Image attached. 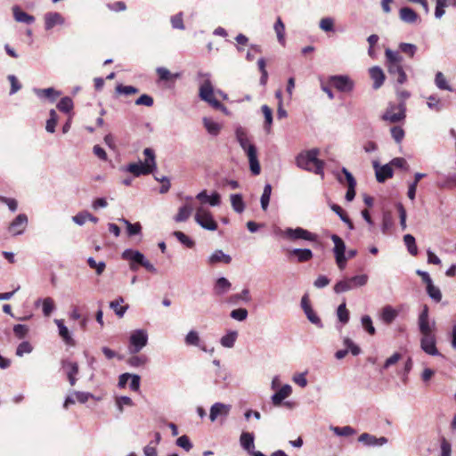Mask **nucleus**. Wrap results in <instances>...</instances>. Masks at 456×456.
Masks as SVG:
<instances>
[{
	"mask_svg": "<svg viewBox=\"0 0 456 456\" xmlns=\"http://www.w3.org/2000/svg\"><path fill=\"white\" fill-rule=\"evenodd\" d=\"M45 28L46 30L52 29L56 25L64 23V18L61 13L50 12L45 14Z\"/></svg>",
	"mask_w": 456,
	"mask_h": 456,
	"instance_id": "nucleus-16",
	"label": "nucleus"
},
{
	"mask_svg": "<svg viewBox=\"0 0 456 456\" xmlns=\"http://www.w3.org/2000/svg\"><path fill=\"white\" fill-rule=\"evenodd\" d=\"M451 444L444 437H443L441 440V456H451Z\"/></svg>",
	"mask_w": 456,
	"mask_h": 456,
	"instance_id": "nucleus-64",
	"label": "nucleus"
},
{
	"mask_svg": "<svg viewBox=\"0 0 456 456\" xmlns=\"http://www.w3.org/2000/svg\"><path fill=\"white\" fill-rule=\"evenodd\" d=\"M232 257L224 254L222 250H216L208 258L209 265H216L217 263L230 264Z\"/></svg>",
	"mask_w": 456,
	"mask_h": 456,
	"instance_id": "nucleus-28",
	"label": "nucleus"
},
{
	"mask_svg": "<svg viewBox=\"0 0 456 456\" xmlns=\"http://www.w3.org/2000/svg\"><path fill=\"white\" fill-rule=\"evenodd\" d=\"M362 325L370 335H374L376 333V330L372 324L371 318L369 315H364L362 317Z\"/></svg>",
	"mask_w": 456,
	"mask_h": 456,
	"instance_id": "nucleus-54",
	"label": "nucleus"
},
{
	"mask_svg": "<svg viewBox=\"0 0 456 456\" xmlns=\"http://www.w3.org/2000/svg\"><path fill=\"white\" fill-rule=\"evenodd\" d=\"M332 431L339 436H349L355 434V430L350 426L345 427H333Z\"/></svg>",
	"mask_w": 456,
	"mask_h": 456,
	"instance_id": "nucleus-48",
	"label": "nucleus"
},
{
	"mask_svg": "<svg viewBox=\"0 0 456 456\" xmlns=\"http://www.w3.org/2000/svg\"><path fill=\"white\" fill-rule=\"evenodd\" d=\"M57 108L60 111L68 113L73 109V102L69 97H63L57 104Z\"/></svg>",
	"mask_w": 456,
	"mask_h": 456,
	"instance_id": "nucleus-45",
	"label": "nucleus"
},
{
	"mask_svg": "<svg viewBox=\"0 0 456 456\" xmlns=\"http://www.w3.org/2000/svg\"><path fill=\"white\" fill-rule=\"evenodd\" d=\"M405 110L406 107L403 102L398 105L389 104L385 113L382 115V119L385 121H389L390 123L400 122L406 117Z\"/></svg>",
	"mask_w": 456,
	"mask_h": 456,
	"instance_id": "nucleus-8",
	"label": "nucleus"
},
{
	"mask_svg": "<svg viewBox=\"0 0 456 456\" xmlns=\"http://www.w3.org/2000/svg\"><path fill=\"white\" fill-rule=\"evenodd\" d=\"M28 332V328L23 324H16L13 327V333L18 338H23Z\"/></svg>",
	"mask_w": 456,
	"mask_h": 456,
	"instance_id": "nucleus-61",
	"label": "nucleus"
},
{
	"mask_svg": "<svg viewBox=\"0 0 456 456\" xmlns=\"http://www.w3.org/2000/svg\"><path fill=\"white\" fill-rule=\"evenodd\" d=\"M421 349L429 355H438L439 352L436 346V338L433 333L422 335L420 341Z\"/></svg>",
	"mask_w": 456,
	"mask_h": 456,
	"instance_id": "nucleus-14",
	"label": "nucleus"
},
{
	"mask_svg": "<svg viewBox=\"0 0 456 456\" xmlns=\"http://www.w3.org/2000/svg\"><path fill=\"white\" fill-rule=\"evenodd\" d=\"M427 293L436 303L440 302L442 299V293L440 289L435 286L433 283L427 286Z\"/></svg>",
	"mask_w": 456,
	"mask_h": 456,
	"instance_id": "nucleus-43",
	"label": "nucleus"
},
{
	"mask_svg": "<svg viewBox=\"0 0 456 456\" xmlns=\"http://www.w3.org/2000/svg\"><path fill=\"white\" fill-rule=\"evenodd\" d=\"M274 30L277 35L278 41L281 45H285V25L282 22L281 17L277 18V20L274 24Z\"/></svg>",
	"mask_w": 456,
	"mask_h": 456,
	"instance_id": "nucleus-37",
	"label": "nucleus"
},
{
	"mask_svg": "<svg viewBox=\"0 0 456 456\" xmlns=\"http://www.w3.org/2000/svg\"><path fill=\"white\" fill-rule=\"evenodd\" d=\"M328 80L330 86L342 93H350L354 88V82L347 76H331Z\"/></svg>",
	"mask_w": 456,
	"mask_h": 456,
	"instance_id": "nucleus-11",
	"label": "nucleus"
},
{
	"mask_svg": "<svg viewBox=\"0 0 456 456\" xmlns=\"http://www.w3.org/2000/svg\"><path fill=\"white\" fill-rule=\"evenodd\" d=\"M358 441L363 443L365 445H382L387 442L386 437L377 438L376 436L368 433H362L359 437Z\"/></svg>",
	"mask_w": 456,
	"mask_h": 456,
	"instance_id": "nucleus-22",
	"label": "nucleus"
},
{
	"mask_svg": "<svg viewBox=\"0 0 456 456\" xmlns=\"http://www.w3.org/2000/svg\"><path fill=\"white\" fill-rule=\"evenodd\" d=\"M154 103V100L148 94H142L136 101V105H143L146 107H151Z\"/></svg>",
	"mask_w": 456,
	"mask_h": 456,
	"instance_id": "nucleus-63",
	"label": "nucleus"
},
{
	"mask_svg": "<svg viewBox=\"0 0 456 456\" xmlns=\"http://www.w3.org/2000/svg\"><path fill=\"white\" fill-rule=\"evenodd\" d=\"M54 309V302L52 297H45L43 300V313L45 316H50Z\"/></svg>",
	"mask_w": 456,
	"mask_h": 456,
	"instance_id": "nucleus-56",
	"label": "nucleus"
},
{
	"mask_svg": "<svg viewBox=\"0 0 456 456\" xmlns=\"http://www.w3.org/2000/svg\"><path fill=\"white\" fill-rule=\"evenodd\" d=\"M55 322L59 328V334L67 345L74 346L75 342L69 334L68 328L64 325L62 320H55Z\"/></svg>",
	"mask_w": 456,
	"mask_h": 456,
	"instance_id": "nucleus-29",
	"label": "nucleus"
},
{
	"mask_svg": "<svg viewBox=\"0 0 456 456\" xmlns=\"http://www.w3.org/2000/svg\"><path fill=\"white\" fill-rule=\"evenodd\" d=\"M435 85L440 90L450 91V92L452 91V87L450 86V84L447 81L445 76L441 71H437L436 74Z\"/></svg>",
	"mask_w": 456,
	"mask_h": 456,
	"instance_id": "nucleus-33",
	"label": "nucleus"
},
{
	"mask_svg": "<svg viewBox=\"0 0 456 456\" xmlns=\"http://www.w3.org/2000/svg\"><path fill=\"white\" fill-rule=\"evenodd\" d=\"M403 241L409 253L411 256H416L418 255V248L416 245L415 238L411 234H406L403 236Z\"/></svg>",
	"mask_w": 456,
	"mask_h": 456,
	"instance_id": "nucleus-38",
	"label": "nucleus"
},
{
	"mask_svg": "<svg viewBox=\"0 0 456 456\" xmlns=\"http://www.w3.org/2000/svg\"><path fill=\"white\" fill-rule=\"evenodd\" d=\"M271 193H272V186H271V184L267 183L265 186L263 194L261 196V207H262L263 210H265V211L268 208Z\"/></svg>",
	"mask_w": 456,
	"mask_h": 456,
	"instance_id": "nucleus-44",
	"label": "nucleus"
},
{
	"mask_svg": "<svg viewBox=\"0 0 456 456\" xmlns=\"http://www.w3.org/2000/svg\"><path fill=\"white\" fill-rule=\"evenodd\" d=\"M337 314H338V320L342 322V323H347L348 321H349V312L348 310L346 309V303L343 302L342 304H340L338 307V310H337Z\"/></svg>",
	"mask_w": 456,
	"mask_h": 456,
	"instance_id": "nucleus-47",
	"label": "nucleus"
},
{
	"mask_svg": "<svg viewBox=\"0 0 456 456\" xmlns=\"http://www.w3.org/2000/svg\"><path fill=\"white\" fill-rule=\"evenodd\" d=\"M367 281L368 276L366 274L356 275L337 282L334 286V291L338 294L343 293L354 288L364 286Z\"/></svg>",
	"mask_w": 456,
	"mask_h": 456,
	"instance_id": "nucleus-6",
	"label": "nucleus"
},
{
	"mask_svg": "<svg viewBox=\"0 0 456 456\" xmlns=\"http://www.w3.org/2000/svg\"><path fill=\"white\" fill-rule=\"evenodd\" d=\"M28 224V217L25 214H20L16 216V218L11 223L9 226V231L13 235H19L23 232Z\"/></svg>",
	"mask_w": 456,
	"mask_h": 456,
	"instance_id": "nucleus-15",
	"label": "nucleus"
},
{
	"mask_svg": "<svg viewBox=\"0 0 456 456\" xmlns=\"http://www.w3.org/2000/svg\"><path fill=\"white\" fill-rule=\"evenodd\" d=\"M122 258L125 260L130 261L129 266L130 269L134 272L138 270V265H141L143 264L144 260L146 259L141 252L137 250L133 249H126L122 253Z\"/></svg>",
	"mask_w": 456,
	"mask_h": 456,
	"instance_id": "nucleus-13",
	"label": "nucleus"
},
{
	"mask_svg": "<svg viewBox=\"0 0 456 456\" xmlns=\"http://www.w3.org/2000/svg\"><path fill=\"white\" fill-rule=\"evenodd\" d=\"M49 116L50 117L46 121L45 129L49 133H53L55 131V126L58 122V115L54 110H51Z\"/></svg>",
	"mask_w": 456,
	"mask_h": 456,
	"instance_id": "nucleus-42",
	"label": "nucleus"
},
{
	"mask_svg": "<svg viewBox=\"0 0 456 456\" xmlns=\"http://www.w3.org/2000/svg\"><path fill=\"white\" fill-rule=\"evenodd\" d=\"M143 154L145 156L144 163L139 161L137 163H130L127 166L126 170L134 176L149 175L156 168L155 154L153 150L146 148L143 151Z\"/></svg>",
	"mask_w": 456,
	"mask_h": 456,
	"instance_id": "nucleus-4",
	"label": "nucleus"
},
{
	"mask_svg": "<svg viewBox=\"0 0 456 456\" xmlns=\"http://www.w3.org/2000/svg\"><path fill=\"white\" fill-rule=\"evenodd\" d=\"M32 346L28 341L21 342L16 350V354L18 356H22L24 354H28L32 351Z\"/></svg>",
	"mask_w": 456,
	"mask_h": 456,
	"instance_id": "nucleus-60",
	"label": "nucleus"
},
{
	"mask_svg": "<svg viewBox=\"0 0 456 456\" xmlns=\"http://www.w3.org/2000/svg\"><path fill=\"white\" fill-rule=\"evenodd\" d=\"M399 16L403 21L411 24L415 23L419 19V15L417 14V12L410 7L401 8L399 12Z\"/></svg>",
	"mask_w": 456,
	"mask_h": 456,
	"instance_id": "nucleus-24",
	"label": "nucleus"
},
{
	"mask_svg": "<svg viewBox=\"0 0 456 456\" xmlns=\"http://www.w3.org/2000/svg\"><path fill=\"white\" fill-rule=\"evenodd\" d=\"M35 93L39 97H44L49 99L51 102L56 101V99L61 95V93L56 91L53 87L45 88V89H35Z\"/></svg>",
	"mask_w": 456,
	"mask_h": 456,
	"instance_id": "nucleus-31",
	"label": "nucleus"
},
{
	"mask_svg": "<svg viewBox=\"0 0 456 456\" xmlns=\"http://www.w3.org/2000/svg\"><path fill=\"white\" fill-rule=\"evenodd\" d=\"M390 132H391L392 137L397 143H400L403 141L405 133H404V130L401 126H393L390 129Z\"/></svg>",
	"mask_w": 456,
	"mask_h": 456,
	"instance_id": "nucleus-57",
	"label": "nucleus"
},
{
	"mask_svg": "<svg viewBox=\"0 0 456 456\" xmlns=\"http://www.w3.org/2000/svg\"><path fill=\"white\" fill-rule=\"evenodd\" d=\"M230 315L232 319L241 322L248 317V311L245 308H238L232 310Z\"/></svg>",
	"mask_w": 456,
	"mask_h": 456,
	"instance_id": "nucleus-59",
	"label": "nucleus"
},
{
	"mask_svg": "<svg viewBox=\"0 0 456 456\" xmlns=\"http://www.w3.org/2000/svg\"><path fill=\"white\" fill-rule=\"evenodd\" d=\"M62 367L66 370L68 379L71 386L76 384V376L78 373V365L77 362L62 361Z\"/></svg>",
	"mask_w": 456,
	"mask_h": 456,
	"instance_id": "nucleus-19",
	"label": "nucleus"
},
{
	"mask_svg": "<svg viewBox=\"0 0 456 456\" xmlns=\"http://www.w3.org/2000/svg\"><path fill=\"white\" fill-rule=\"evenodd\" d=\"M123 222L126 225V232H127L128 236L136 235L141 232L142 226H141L140 223L132 224L126 219H123Z\"/></svg>",
	"mask_w": 456,
	"mask_h": 456,
	"instance_id": "nucleus-50",
	"label": "nucleus"
},
{
	"mask_svg": "<svg viewBox=\"0 0 456 456\" xmlns=\"http://www.w3.org/2000/svg\"><path fill=\"white\" fill-rule=\"evenodd\" d=\"M195 221L204 229L216 231L218 227L214 220L212 214L208 209L199 208L195 214Z\"/></svg>",
	"mask_w": 456,
	"mask_h": 456,
	"instance_id": "nucleus-10",
	"label": "nucleus"
},
{
	"mask_svg": "<svg viewBox=\"0 0 456 456\" xmlns=\"http://www.w3.org/2000/svg\"><path fill=\"white\" fill-rule=\"evenodd\" d=\"M393 176L392 167L388 165H384L376 170V178L379 183L385 182L387 179Z\"/></svg>",
	"mask_w": 456,
	"mask_h": 456,
	"instance_id": "nucleus-32",
	"label": "nucleus"
},
{
	"mask_svg": "<svg viewBox=\"0 0 456 456\" xmlns=\"http://www.w3.org/2000/svg\"><path fill=\"white\" fill-rule=\"evenodd\" d=\"M319 152L318 149H312L299 153L296 158L297 166L323 177L325 163L317 158Z\"/></svg>",
	"mask_w": 456,
	"mask_h": 456,
	"instance_id": "nucleus-1",
	"label": "nucleus"
},
{
	"mask_svg": "<svg viewBox=\"0 0 456 456\" xmlns=\"http://www.w3.org/2000/svg\"><path fill=\"white\" fill-rule=\"evenodd\" d=\"M231 406L221 403H216L210 409L209 418L211 421H215L219 415L227 416Z\"/></svg>",
	"mask_w": 456,
	"mask_h": 456,
	"instance_id": "nucleus-21",
	"label": "nucleus"
},
{
	"mask_svg": "<svg viewBox=\"0 0 456 456\" xmlns=\"http://www.w3.org/2000/svg\"><path fill=\"white\" fill-rule=\"evenodd\" d=\"M174 235L176 237V239L183 244H184L186 247L191 248L194 247L195 243L192 240H191L186 234H184L183 232L175 231L174 232Z\"/></svg>",
	"mask_w": 456,
	"mask_h": 456,
	"instance_id": "nucleus-51",
	"label": "nucleus"
},
{
	"mask_svg": "<svg viewBox=\"0 0 456 456\" xmlns=\"http://www.w3.org/2000/svg\"><path fill=\"white\" fill-rule=\"evenodd\" d=\"M176 444L183 449H184L186 452H189L192 448V444L189 439V437L185 435L180 436L176 440Z\"/></svg>",
	"mask_w": 456,
	"mask_h": 456,
	"instance_id": "nucleus-62",
	"label": "nucleus"
},
{
	"mask_svg": "<svg viewBox=\"0 0 456 456\" xmlns=\"http://www.w3.org/2000/svg\"><path fill=\"white\" fill-rule=\"evenodd\" d=\"M231 287L232 284L226 278H218L214 285V293L217 296H221L226 293Z\"/></svg>",
	"mask_w": 456,
	"mask_h": 456,
	"instance_id": "nucleus-25",
	"label": "nucleus"
},
{
	"mask_svg": "<svg viewBox=\"0 0 456 456\" xmlns=\"http://www.w3.org/2000/svg\"><path fill=\"white\" fill-rule=\"evenodd\" d=\"M124 302V298L119 297L118 299L111 301L110 303V307L115 312V314L119 317H123L125 313L126 312L128 305H122L121 304Z\"/></svg>",
	"mask_w": 456,
	"mask_h": 456,
	"instance_id": "nucleus-34",
	"label": "nucleus"
},
{
	"mask_svg": "<svg viewBox=\"0 0 456 456\" xmlns=\"http://www.w3.org/2000/svg\"><path fill=\"white\" fill-rule=\"evenodd\" d=\"M240 442L241 446L248 452H250L255 447L254 436L251 433L243 432L240 435Z\"/></svg>",
	"mask_w": 456,
	"mask_h": 456,
	"instance_id": "nucleus-35",
	"label": "nucleus"
},
{
	"mask_svg": "<svg viewBox=\"0 0 456 456\" xmlns=\"http://www.w3.org/2000/svg\"><path fill=\"white\" fill-rule=\"evenodd\" d=\"M148 341L147 333L142 330H137L132 333L130 337L129 351L132 354H136L146 346Z\"/></svg>",
	"mask_w": 456,
	"mask_h": 456,
	"instance_id": "nucleus-12",
	"label": "nucleus"
},
{
	"mask_svg": "<svg viewBox=\"0 0 456 456\" xmlns=\"http://www.w3.org/2000/svg\"><path fill=\"white\" fill-rule=\"evenodd\" d=\"M203 123H204L205 128L210 134L216 135L219 134V132L221 130V126L219 124H217L207 118H203Z\"/></svg>",
	"mask_w": 456,
	"mask_h": 456,
	"instance_id": "nucleus-41",
	"label": "nucleus"
},
{
	"mask_svg": "<svg viewBox=\"0 0 456 456\" xmlns=\"http://www.w3.org/2000/svg\"><path fill=\"white\" fill-rule=\"evenodd\" d=\"M289 254L296 256L299 263H305L313 258V252L308 248H295L292 249Z\"/></svg>",
	"mask_w": 456,
	"mask_h": 456,
	"instance_id": "nucleus-30",
	"label": "nucleus"
},
{
	"mask_svg": "<svg viewBox=\"0 0 456 456\" xmlns=\"http://www.w3.org/2000/svg\"><path fill=\"white\" fill-rule=\"evenodd\" d=\"M13 18L17 22L31 24L35 21V17L30 15L20 9V6L14 5L12 7Z\"/></svg>",
	"mask_w": 456,
	"mask_h": 456,
	"instance_id": "nucleus-20",
	"label": "nucleus"
},
{
	"mask_svg": "<svg viewBox=\"0 0 456 456\" xmlns=\"http://www.w3.org/2000/svg\"><path fill=\"white\" fill-rule=\"evenodd\" d=\"M87 264L92 269H95L96 273L98 275L102 274L106 267V265L104 262L96 263V261L93 257H89L87 259Z\"/></svg>",
	"mask_w": 456,
	"mask_h": 456,
	"instance_id": "nucleus-55",
	"label": "nucleus"
},
{
	"mask_svg": "<svg viewBox=\"0 0 456 456\" xmlns=\"http://www.w3.org/2000/svg\"><path fill=\"white\" fill-rule=\"evenodd\" d=\"M386 66L390 76L395 77L400 85L407 81V75L403 67V56L398 52L387 48L385 51Z\"/></svg>",
	"mask_w": 456,
	"mask_h": 456,
	"instance_id": "nucleus-2",
	"label": "nucleus"
},
{
	"mask_svg": "<svg viewBox=\"0 0 456 456\" xmlns=\"http://www.w3.org/2000/svg\"><path fill=\"white\" fill-rule=\"evenodd\" d=\"M192 211V206L191 204H185L178 209V213L175 216L174 220L176 223L184 222L189 219Z\"/></svg>",
	"mask_w": 456,
	"mask_h": 456,
	"instance_id": "nucleus-26",
	"label": "nucleus"
},
{
	"mask_svg": "<svg viewBox=\"0 0 456 456\" xmlns=\"http://www.w3.org/2000/svg\"><path fill=\"white\" fill-rule=\"evenodd\" d=\"M342 172L345 175L347 182V191L346 193V200L347 201H352L355 197L356 182L353 175L346 168L344 167L342 169Z\"/></svg>",
	"mask_w": 456,
	"mask_h": 456,
	"instance_id": "nucleus-17",
	"label": "nucleus"
},
{
	"mask_svg": "<svg viewBox=\"0 0 456 456\" xmlns=\"http://www.w3.org/2000/svg\"><path fill=\"white\" fill-rule=\"evenodd\" d=\"M185 343L188 346H199L200 337L198 332L191 330L185 337Z\"/></svg>",
	"mask_w": 456,
	"mask_h": 456,
	"instance_id": "nucleus-58",
	"label": "nucleus"
},
{
	"mask_svg": "<svg viewBox=\"0 0 456 456\" xmlns=\"http://www.w3.org/2000/svg\"><path fill=\"white\" fill-rule=\"evenodd\" d=\"M201 76L204 77L205 79L200 86L199 95L200 99L209 103L216 110L226 111V107L214 96V87L209 79V75L202 74Z\"/></svg>",
	"mask_w": 456,
	"mask_h": 456,
	"instance_id": "nucleus-5",
	"label": "nucleus"
},
{
	"mask_svg": "<svg viewBox=\"0 0 456 456\" xmlns=\"http://www.w3.org/2000/svg\"><path fill=\"white\" fill-rule=\"evenodd\" d=\"M236 338H237V332L236 331L230 332L228 334L224 335L221 338V345L224 347L231 348L234 346Z\"/></svg>",
	"mask_w": 456,
	"mask_h": 456,
	"instance_id": "nucleus-46",
	"label": "nucleus"
},
{
	"mask_svg": "<svg viewBox=\"0 0 456 456\" xmlns=\"http://www.w3.org/2000/svg\"><path fill=\"white\" fill-rule=\"evenodd\" d=\"M330 239L334 242L333 252L336 258V263L340 270L345 269L347 258L345 255L346 244L343 240L337 234H332Z\"/></svg>",
	"mask_w": 456,
	"mask_h": 456,
	"instance_id": "nucleus-9",
	"label": "nucleus"
},
{
	"mask_svg": "<svg viewBox=\"0 0 456 456\" xmlns=\"http://www.w3.org/2000/svg\"><path fill=\"white\" fill-rule=\"evenodd\" d=\"M370 77L373 80V88L379 89L385 81V74L383 70L378 67L374 66L369 69Z\"/></svg>",
	"mask_w": 456,
	"mask_h": 456,
	"instance_id": "nucleus-18",
	"label": "nucleus"
},
{
	"mask_svg": "<svg viewBox=\"0 0 456 456\" xmlns=\"http://www.w3.org/2000/svg\"><path fill=\"white\" fill-rule=\"evenodd\" d=\"M281 236L289 240H305L308 241H316L317 235L301 227L287 228L281 232Z\"/></svg>",
	"mask_w": 456,
	"mask_h": 456,
	"instance_id": "nucleus-7",
	"label": "nucleus"
},
{
	"mask_svg": "<svg viewBox=\"0 0 456 456\" xmlns=\"http://www.w3.org/2000/svg\"><path fill=\"white\" fill-rule=\"evenodd\" d=\"M236 135L240 145L247 153L251 172L256 175H259L261 168L257 159V152L255 145L250 143L245 132L238 130Z\"/></svg>",
	"mask_w": 456,
	"mask_h": 456,
	"instance_id": "nucleus-3",
	"label": "nucleus"
},
{
	"mask_svg": "<svg viewBox=\"0 0 456 456\" xmlns=\"http://www.w3.org/2000/svg\"><path fill=\"white\" fill-rule=\"evenodd\" d=\"M292 392V388L289 385H284L281 388L277 391L272 397L273 403L275 406L281 405V402L289 397Z\"/></svg>",
	"mask_w": 456,
	"mask_h": 456,
	"instance_id": "nucleus-23",
	"label": "nucleus"
},
{
	"mask_svg": "<svg viewBox=\"0 0 456 456\" xmlns=\"http://www.w3.org/2000/svg\"><path fill=\"white\" fill-rule=\"evenodd\" d=\"M116 92L119 94L131 95L137 94L139 90L133 86H124L119 84L116 86Z\"/></svg>",
	"mask_w": 456,
	"mask_h": 456,
	"instance_id": "nucleus-49",
	"label": "nucleus"
},
{
	"mask_svg": "<svg viewBox=\"0 0 456 456\" xmlns=\"http://www.w3.org/2000/svg\"><path fill=\"white\" fill-rule=\"evenodd\" d=\"M251 297L249 295V290L248 289H244L240 293L233 294L229 297L228 302L233 305L238 304L240 300L248 302Z\"/></svg>",
	"mask_w": 456,
	"mask_h": 456,
	"instance_id": "nucleus-36",
	"label": "nucleus"
},
{
	"mask_svg": "<svg viewBox=\"0 0 456 456\" xmlns=\"http://www.w3.org/2000/svg\"><path fill=\"white\" fill-rule=\"evenodd\" d=\"M231 203L234 211L242 213L245 208V204L240 194H232L231 196Z\"/></svg>",
	"mask_w": 456,
	"mask_h": 456,
	"instance_id": "nucleus-39",
	"label": "nucleus"
},
{
	"mask_svg": "<svg viewBox=\"0 0 456 456\" xmlns=\"http://www.w3.org/2000/svg\"><path fill=\"white\" fill-rule=\"evenodd\" d=\"M157 74L160 80L163 81H173L174 79L179 77V74H172L167 69L161 67L157 69Z\"/></svg>",
	"mask_w": 456,
	"mask_h": 456,
	"instance_id": "nucleus-40",
	"label": "nucleus"
},
{
	"mask_svg": "<svg viewBox=\"0 0 456 456\" xmlns=\"http://www.w3.org/2000/svg\"><path fill=\"white\" fill-rule=\"evenodd\" d=\"M399 49L409 57L412 58L417 51V46L413 44L401 43Z\"/></svg>",
	"mask_w": 456,
	"mask_h": 456,
	"instance_id": "nucleus-53",
	"label": "nucleus"
},
{
	"mask_svg": "<svg viewBox=\"0 0 456 456\" xmlns=\"http://www.w3.org/2000/svg\"><path fill=\"white\" fill-rule=\"evenodd\" d=\"M397 316H398V311L394 309L391 305H386L382 308L381 320L386 324L392 323Z\"/></svg>",
	"mask_w": 456,
	"mask_h": 456,
	"instance_id": "nucleus-27",
	"label": "nucleus"
},
{
	"mask_svg": "<svg viewBox=\"0 0 456 456\" xmlns=\"http://www.w3.org/2000/svg\"><path fill=\"white\" fill-rule=\"evenodd\" d=\"M427 104L429 109L436 111H440L442 110L441 100L436 95H430L428 97Z\"/></svg>",
	"mask_w": 456,
	"mask_h": 456,
	"instance_id": "nucleus-52",
	"label": "nucleus"
}]
</instances>
